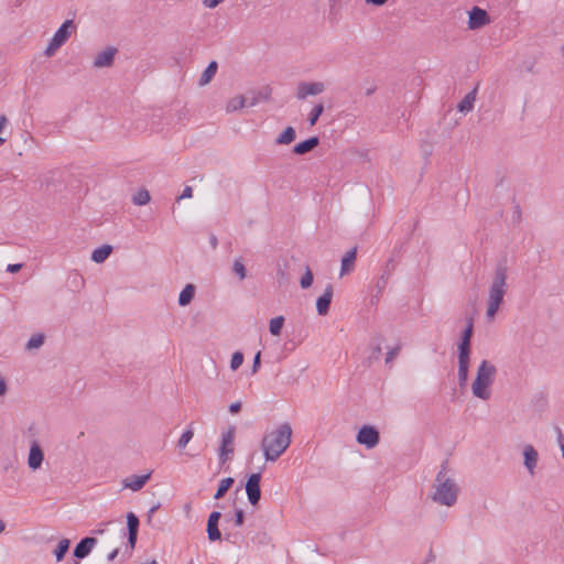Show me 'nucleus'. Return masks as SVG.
Wrapping results in <instances>:
<instances>
[{
    "label": "nucleus",
    "mask_w": 564,
    "mask_h": 564,
    "mask_svg": "<svg viewBox=\"0 0 564 564\" xmlns=\"http://www.w3.org/2000/svg\"><path fill=\"white\" fill-rule=\"evenodd\" d=\"M325 84L322 82H300L296 86V98L304 100L308 96H316L324 93Z\"/></svg>",
    "instance_id": "423d86ee"
},
{
    "label": "nucleus",
    "mask_w": 564,
    "mask_h": 564,
    "mask_svg": "<svg viewBox=\"0 0 564 564\" xmlns=\"http://www.w3.org/2000/svg\"><path fill=\"white\" fill-rule=\"evenodd\" d=\"M225 0H203L202 1V4L204 6V8L206 9H215L216 7H218L220 3H223Z\"/></svg>",
    "instance_id": "79ce46f5"
},
{
    "label": "nucleus",
    "mask_w": 564,
    "mask_h": 564,
    "mask_svg": "<svg viewBox=\"0 0 564 564\" xmlns=\"http://www.w3.org/2000/svg\"><path fill=\"white\" fill-rule=\"evenodd\" d=\"M272 88L270 86H264L257 91H250L246 96H249L248 106L253 107L260 101H268L271 97Z\"/></svg>",
    "instance_id": "6ab92c4d"
},
{
    "label": "nucleus",
    "mask_w": 564,
    "mask_h": 564,
    "mask_svg": "<svg viewBox=\"0 0 564 564\" xmlns=\"http://www.w3.org/2000/svg\"><path fill=\"white\" fill-rule=\"evenodd\" d=\"M69 544H70V542L68 539H62L58 542L56 549L54 550V555H55L57 562H61L64 558L65 554L67 553V551L69 549Z\"/></svg>",
    "instance_id": "c756f323"
},
{
    "label": "nucleus",
    "mask_w": 564,
    "mask_h": 564,
    "mask_svg": "<svg viewBox=\"0 0 564 564\" xmlns=\"http://www.w3.org/2000/svg\"><path fill=\"white\" fill-rule=\"evenodd\" d=\"M296 132L293 127H288L275 140L276 144H290L295 140Z\"/></svg>",
    "instance_id": "c85d7f7f"
},
{
    "label": "nucleus",
    "mask_w": 564,
    "mask_h": 564,
    "mask_svg": "<svg viewBox=\"0 0 564 564\" xmlns=\"http://www.w3.org/2000/svg\"><path fill=\"white\" fill-rule=\"evenodd\" d=\"M368 4L383 6L388 0H365Z\"/></svg>",
    "instance_id": "603ef678"
},
{
    "label": "nucleus",
    "mask_w": 564,
    "mask_h": 564,
    "mask_svg": "<svg viewBox=\"0 0 564 564\" xmlns=\"http://www.w3.org/2000/svg\"><path fill=\"white\" fill-rule=\"evenodd\" d=\"M97 544V539L87 536L80 540V542L74 549V556L78 560L85 558Z\"/></svg>",
    "instance_id": "dca6fc26"
},
{
    "label": "nucleus",
    "mask_w": 564,
    "mask_h": 564,
    "mask_svg": "<svg viewBox=\"0 0 564 564\" xmlns=\"http://www.w3.org/2000/svg\"><path fill=\"white\" fill-rule=\"evenodd\" d=\"M43 343H44V336L42 334H37V335L32 336L28 340L26 348L28 349L39 348L43 345Z\"/></svg>",
    "instance_id": "e433bc0d"
},
{
    "label": "nucleus",
    "mask_w": 564,
    "mask_h": 564,
    "mask_svg": "<svg viewBox=\"0 0 564 564\" xmlns=\"http://www.w3.org/2000/svg\"><path fill=\"white\" fill-rule=\"evenodd\" d=\"M491 22L489 14L486 10L479 8V7H473L471 10L468 12V29L469 30H478L486 25H488Z\"/></svg>",
    "instance_id": "0eeeda50"
},
{
    "label": "nucleus",
    "mask_w": 564,
    "mask_h": 564,
    "mask_svg": "<svg viewBox=\"0 0 564 564\" xmlns=\"http://www.w3.org/2000/svg\"><path fill=\"white\" fill-rule=\"evenodd\" d=\"M324 111V105L323 104H317L316 106H314V108L312 109V111L310 112V116H308V122L311 126H314L319 116L323 113Z\"/></svg>",
    "instance_id": "f704fd0d"
},
{
    "label": "nucleus",
    "mask_w": 564,
    "mask_h": 564,
    "mask_svg": "<svg viewBox=\"0 0 564 564\" xmlns=\"http://www.w3.org/2000/svg\"><path fill=\"white\" fill-rule=\"evenodd\" d=\"M74 564H79V562H78V561H75V562H74Z\"/></svg>",
    "instance_id": "0e129e2a"
},
{
    "label": "nucleus",
    "mask_w": 564,
    "mask_h": 564,
    "mask_svg": "<svg viewBox=\"0 0 564 564\" xmlns=\"http://www.w3.org/2000/svg\"><path fill=\"white\" fill-rule=\"evenodd\" d=\"M243 362V354L241 351H236L231 356L230 368L231 370H237Z\"/></svg>",
    "instance_id": "4c0bfd02"
},
{
    "label": "nucleus",
    "mask_w": 564,
    "mask_h": 564,
    "mask_svg": "<svg viewBox=\"0 0 564 564\" xmlns=\"http://www.w3.org/2000/svg\"><path fill=\"white\" fill-rule=\"evenodd\" d=\"M73 29H75L74 21L66 20L54 33L53 39L63 45L69 39Z\"/></svg>",
    "instance_id": "412c9836"
},
{
    "label": "nucleus",
    "mask_w": 564,
    "mask_h": 564,
    "mask_svg": "<svg viewBox=\"0 0 564 564\" xmlns=\"http://www.w3.org/2000/svg\"><path fill=\"white\" fill-rule=\"evenodd\" d=\"M474 330V321L471 317L467 319L466 327L462 335V340L458 345V354L459 355H469L470 356V339Z\"/></svg>",
    "instance_id": "f8f14e48"
},
{
    "label": "nucleus",
    "mask_w": 564,
    "mask_h": 564,
    "mask_svg": "<svg viewBox=\"0 0 564 564\" xmlns=\"http://www.w3.org/2000/svg\"><path fill=\"white\" fill-rule=\"evenodd\" d=\"M108 523H109V522L100 524V525H99V528H98V529H96V530L94 531V533H96V534H102V533L106 531L105 527H106Z\"/></svg>",
    "instance_id": "4d7b16f0"
},
{
    "label": "nucleus",
    "mask_w": 564,
    "mask_h": 564,
    "mask_svg": "<svg viewBox=\"0 0 564 564\" xmlns=\"http://www.w3.org/2000/svg\"><path fill=\"white\" fill-rule=\"evenodd\" d=\"M356 441L360 445H365L367 448H373L379 444L380 435L375 426L364 425L358 431Z\"/></svg>",
    "instance_id": "39448f33"
},
{
    "label": "nucleus",
    "mask_w": 564,
    "mask_h": 564,
    "mask_svg": "<svg viewBox=\"0 0 564 564\" xmlns=\"http://www.w3.org/2000/svg\"><path fill=\"white\" fill-rule=\"evenodd\" d=\"M284 324V317L283 316H276L272 318L269 323V330L273 336H279L281 334V329Z\"/></svg>",
    "instance_id": "72a5a7b5"
},
{
    "label": "nucleus",
    "mask_w": 564,
    "mask_h": 564,
    "mask_svg": "<svg viewBox=\"0 0 564 564\" xmlns=\"http://www.w3.org/2000/svg\"><path fill=\"white\" fill-rule=\"evenodd\" d=\"M8 391L6 379L0 375V398L3 397Z\"/></svg>",
    "instance_id": "49530a36"
},
{
    "label": "nucleus",
    "mask_w": 564,
    "mask_h": 564,
    "mask_svg": "<svg viewBox=\"0 0 564 564\" xmlns=\"http://www.w3.org/2000/svg\"><path fill=\"white\" fill-rule=\"evenodd\" d=\"M232 271L238 275L240 280H245L247 276V270L241 261V259H236L232 264Z\"/></svg>",
    "instance_id": "c9c22d12"
},
{
    "label": "nucleus",
    "mask_w": 564,
    "mask_h": 564,
    "mask_svg": "<svg viewBox=\"0 0 564 564\" xmlns=\"http://www.w3.org/2000/svg\"><path fill=\"white\" fill-rule=\"evenodd\" d=\"M159 507H160V506H159V505H156V506H153V507L149 510V512H148L149 518H150V517H151V516H152V514H153V513L159 509Z\"/></svg>",
    "instance_id": "13d9d810"
},
{
    "label": "nucleus",
    "mask_w": 564,
    "mask_h": 564,
    "mask_svg": "<svg viewBox=\"0 0 564 564\" xmlns=\"http://www.w3.org/2000/svg\"><path fill=\"white\" fill-rule=\"evenodd\" d=\"M260 364H261V352L258 351L253 358V362H252V373H256L259 368H260Z\"/></svg>",
    "instance_id": "c03bdc74"
},
{
    "label": "nucleus",
    "mask_w": 564,
    "mask_h": 564,
    "mask_svg": "<svg viewBox=\"0 0 564 564\" xmlns=\"http://www.w3.org/2000/svg\"><path fill=\"white\" fill-rule=\"evenodd\" d=\"M523 458L524 466L531 476L534 475V469L536 468L539 454L536 449L532 445H527L523 448Z\"/></svg>",
    "instance_id": "f3484780"
},
{
    "label": "nucleus",
    "mask_w": 564,
    "mask_h": 564,
    "mask_svg": "<svg viewBox=\"0 0 564 564\" xmlns=\"http://www.w3.org/2000/svg\"><path fill=\"white\" fill-rule=\"evenodd\" d=\"M192 196H193L192 187L191 186H185V188L183 189V193L178 197V199L191 198Z\"/></svg>",
    "instance_id": "de8ad7c7"
},
{
    "label": "nucleus",
    "mask_w": 564,
    "mask_h": 564,
    "mask_svg": "<svg viewBox=\"0 0 564 564\" xmlns=\"http://www.w3.org/2000/svg\"><path fill=\"white\" fill-rule=\"evenodd\" d=\"M516 214L518 215V218H520V209H519V207H517Z\"/></svg>",
    "instance_id": "680f3d73"
},
{
    "label": "nucleus",
    "mask_w": 564,
    "mask_h": 564,
    "mask_svg": "<svg viewBox=\"0 0 564 564\" xmlns=\"http://www.w3.org/2000/svg\"><path fill=\"white\" fill-rule=\"evenodd\" d=\"M260 480L261 474L254 473L248 477L245 485L248 500L252 506L258 505L261 498Z\"/></svg>",
    "instance_id": "6e6552de"
},
{
    "label": "nucleus",
    "mask_w": 564,
    "mask_h": 564,
    "mask_svg": "<svg viewBox=\"0 0 564 564\" xmlns=\"http://www.w3.org/2000/svg\"><path fill=\"white\" fill-rule=\"evenodd\" d=\"M435 491L432 499L446 507H452L457 501L458 487L455 480L446 476V462L443 463L441 470L435 478Z\"/></svg>",
    "instance_id": "f03ea898"
},
{
    "label": "nucleus",
    "mask_w": 564,
    "mask_h": 564,
    "mask_svg": "<svg viewBox=\"0 0 564 564\" xmlns=\"http://www.w3.org/2000/svg\"><path fill=\"white\" fill-rule=\"evenodd\" d=\"M312 283H313V273L310 270V268L307 267L305 273L303 274V276L301 279L300 284H301L302 289H307L312 285Z\"/></svg>",
    "instance_id": "58836bf2"
},
{
    "label": "nucleus",
    "mask_w": 564,
    "mask_h": 564,
    "mask_svg": "<svg viewBox=\"0 0 564 564\" xmlns=\"http://www.w3.org/2000/svg\"><path fill=\"white\" fill-rule=\"evenodd\" d=\"M292 427L289 423L279 425L275 430L265 433L261 441V448L267 462H275L290 446Z\"/></svg>",
    "instance_id": "f257e3e1"
},
{
    "label": "nucleus",
    "mask_w": 564,
    "mask_h": 564,
    "mask_svg": "<svg viewBox=\"0 0 564 564\" xmlns=\"http://www.w3.org/2000/svg\"><path fill=\"white\" fill-rule=\"evenodd\" d=\"M44 460V453L36 441H33L30 446L28 456V465L32 470H36L42 466Z\"/></svg>",
    "instance_id": "9b49d317"
},
{
    "label": "nucleus",
    "mask_w": 564,
    "mask_h": 564,
    "mask_svg": "<svg viewBox=\"0 0 564 564\" xmlns=\"http://www.w3.org/2000/svg\"><path fill=\"white\" fill-rule=\"evenodd\" d=\"M117 48L113 46H109L106 50L99 52L94 59V66L97 68L109 67L112 65L115 55L117 54Z\"/></svg>",
    "instance_id": "ddd939ff"
},
{
    "label": "nucleus",
    "mask_w": 564,
    "mask_h": 564,
    "mask_svg": "<svg viewBox=\"0 0 564 564\" xmlns=\"http://www.w3.org/2000/svg\"><path fill=\"white\" fill-rule=\"evenodd\" d=\"M111 251V246L104 245L93 251L91 260L95 261L96 263H101L110 256Z\"/></svg>",
    "instance_id": "a878e982"
},
{
    "label": "nucleus",
    "mask_w": 564,
    "mask_h": 564,
    "mask_svg": "<svg viewBox=\"0 0 564 564\" xmlns=\"http://www.w3.org/2000/svg\"><path fill=\"white\" fill-rule=\"evenodd\" d=\"M357 256V248H352L351 250L347 251L345 256L341 259V267H340V275H345L349 273L355 264Z\"/></svg>",
    "instance_id": "5701e85b"
},
{
    "label": "nucleus",
    "mask_w": 564,
    "mask_h": 564,
    "mask_svg": "<svg viewBox=\"0 0 564 564\" xmlns=\"http://www.w3.org/2000/svg\"><path fill=\"white\" fill-rule=\"evenodd\" d=\"M195 295V286L193 284H187L180 293L178 304L181 306L188 305Z\"/></svg>",
    "instance_id": "bb28decb"
},
{
    "label": "nucleus",
    "mask_w": 564,
    "mask_h": 564,
    "mask_svg": "<svg viewBox=\"0 0 564 564\" xmlns=\"http://www.w3.org/2000/svg\"><path fill=\"white\" fill-rule=\"evenodd\" d=\"M194 436V430H193V423L188 425V427L183 432L181 437L177 441V447L183 449L186 447V445L189 443V441Z\"/></svg>",
    "instance_id": "473e14b6"
},
{
    "label": "nucleus",
    "mask_w": 564,
    "mask_h": 564,
    "mask_svg": "<svg viewBox=\"0 0 564 564\" xmlns=\"http://www.w3.org/2000/svg\"><path fill=\"white\" fill-rule=\"evenodd\" d=\"M507 267L499 264L496 268L495 275L489 289L488 306H487V318L492 319L499 310L500 304L503 301L507 288Z\"/></svg>",
    "instance_id": "7ed1b4c3"
},
{
    "label": "nucleus",
    "mask_w": 564,
    "mask_h": 564,
    "mask_svg": "<svg viewBox=\"0 0 564 564\" xmlns=\"http://www.w3.org/2000/svg\"><path fill=\"white\" fill-rule=\"evenodd\" d=\"M6 529V524L4 522L0 519V534L4 531Z\"/></svg>",
    "instance_id": "bf43d9fd"
},
{
    "label": "nucleus",
    "mask_w": 564,
    "mask_h": 564,
    "mask_svg": "<svg viewBox=\"0 0 564 564\" xmlns=\"http://www.w3.org/2000/svg\"><path fill=\"white\" fill-rule=\"evenodd\" d=\"M234 481L235 480L231 477L224 478L220 481L218 489H217L216 494L214 495V498L215 499L223 498L226 495V492L229 490V488L232 486Z\"/></svg>",
    "instance_id": "7c9ffc66"
},
{
    "label": "nucleus",
    "mask_w": 564,
    "mask_h": 564,
    "mask_svg": "<svg viewBox=\"0 0 564 564\" xmlns=\"http://www.w3.org/2000/svg\"><path fill=\"white\" fill-rule=\"evenodd\" d=\"M556 434H557V443L560 445L562 456L564 458V435L562 433V430L560 427H556Z\"/></svg>",
    "instance_id": "a18cd8bd"
},
{
    "label": "nucleus",
    "mask_w": 564,
    "mask_h": 564,
    "mask_svg": "<svg viewBox=\"0 0 564 564\" xmlns=\"http://www.w3.org/2000/svg\"><path fill=\"white\" fill-rule=\"evenodd\" d=\"M128 542L133 549L138 539L139 519L133 512L127 514Z\"/></svg>",
    "instance_id": "a211bd4d"
},
{
    "label": "nucleus",
    "mask_w": 564,
    "mask_h": 564,
    "mask_svg": "<svg viewBox=\"0 0 564 564\" xmlns=\"http://www.w3.org/2000/svg\"><path fill=\"white\" fill-rule=\"evenodd\" d=\"M333 299V285L327 284L323 295L316 300V310L318 315L325 316L329 311V305Z\"/></svg>",
    "instance_id": "4468645a"
},
{
    "label": "nucleus",
    "mask_w": 564,
    "mask_h": 564,
    "mask_svg": "<svg viewBox=\"0 0 564 564\" xmlns=\"http://www.w3.org/2000/svg\"><path fill=\"white\" fill-rule=\"evenodd\" d=\"M381 354V347L380 345H376L372 347V354L370 356V358H375V359H378L379 355Z\"/></svg>",
    "instance_id": "8fccbe9b"
},
{
    "label": "nucleus",
    "mask_w": 564,
    "mask_h": 564,
    "mask_svg": "<svg viewBox=\"0 0 564 564\" xmlns=\"http://www.w3.org/2000/svg\"><path fill=\"white\" fill-rule=\"evenodd\" d=\"M8 123V119L6 116H0V133L3 131L4 127Z\"/></svg>",
    "instance_id": "5fc2aeb1"
},
{
    "label": "nucleus",
    "mask_w": 564,
    "mask_h": 564,
    "mask_svg": "<svg viewBox=\"0 0 564 564\" xmlns=\"http://www.w3.org/2000/svg\"><path fill=\"white\" fill-rule=\"evenodd\" d=\"M62 46V44L59 42H56L53 37L51 39L47 47L45 48L44 51V54L46 56H53L54 53Z\"/></svg>",
    "instance_id": "ea45409f"
},
{
    "label": "nucleus",
    "mask_w": 564,
    "mask_h": 564,
    "mask_svg": "<svg viewBox=\"0 0 564 564\" xmlns=\"http://www.w3.org/2000/svg\"><path fill=\"white\" fill-rule=\"evenodd\" d=\"M22 268V263L8 264L7 271L10 273L19 272Z\"/></svg>",
    "instance_id": "09e8293b"
},
{
    "label": "nucleus",
    "mask_w": 564,
    "mask_h": 564,
    "mask_svg": "<svg viewBox=\"0 0 564 564\" xmlns=\"http://www.w3.org/2000/svg\"><path fill=\"white\" fill-rule=\"evenodd\" d=\"M151 197L145 188L139 189L132 197V203L138 206L145 205L150 202Z\"/></svg>",
    "instance_id": "2f4dec72"
},
{
    "label": "nucleus",
    "mask_w": 564,
    "mask_h": 564,
    "mask_svg": "<svg viewBox=\"0 0 564 564\" xmlns=\"http://www.w3.org/2000/svg\"><path fill=\"white\" fill-rule=\"evenodd\" d=\"M400 349V346L390 349L386 355V364H390L399 355Z\"/></svg>",
    "instance_id": "a19ab883"
},
{
    "label": "nucleus",
    "mask_w": 564,
    "mask_h": 564,
    "mask_svg": "<svg viewBox=\"0 0 564 564\" xmlns=\"http://www.w3.org/2000/svg\"><path fill=\"white\" fill-rule=\"evenodd\" d=\"M319 143V139L317 137H311L300 143H297L294 148H293V153L297 154V155H303L310 151H312L313 149H315Z\"/></svg>",
    "instance_id": "4be33fe9"
},
{
    "label": "nucleus",
    "mask_w": 564,
    "mask_h": 564,
    "mask_svg": "<svg viewBox=\"0 0 564 564\" xmlns=\"http://www.w3.org/2000/svg\"><path fill=\"white\" fill-rule=\"evenodd\" d=\"M118 554H119V549L117 547L108 554L107 560L113 561Z\"/></svg>",
    "instance_id": "6e6d98bb"
},
{
    "label": "nucleus",
    "mask_w": 564,
    "mask_h": 564,
    "mask_svg": "<svg viewBox=\"0 0 564 564\" xmlns=\"http://www.w3.org/2000/svg\"><path fill=\"white\" fill-rule=\"evenodd\" d=\"M218 65L215 61L210 62L199 78V85H207L217 72Z\"/></svg>",
    "instance_id": "cd10ccee"
},
{
    "label": "nucleus",
    "mask_w": 564,
    "mask_h": 564,
    "mask_svg": "<svg viewBox=\"0 0 564 564\" xmlns=\"http://www.w3.org/2000/svg\"><path fill=\"white\" fill-rule=\"evenodd\" d=\"M249 96H237L227 101L226 111L234 112L248 106Z\"/></svg>",
    "instance_id": "393cba45"
},
{
    "label": "nucleus",
    "mask_w": 564,
    "mask_h": 564,
    "mask_svg": "<svg viewBox=\"0 0 564 564\" xmlns=\"http://www.w3.org/2000/svg\"><path fill=\"white\" fill-rule=\"evenodd\" d=\"M150 477L151 473L144 475H131L129 477H126L122 481L123 488L131 489L132 491H138L144 487Z\"/></svg>",
    "instance_id": "2eb2a0df"
},
{
    "label": "nucleus",
    "mask_w": 564,
    "mask_h": 564,
    "mask_svg": "<svg viewBox=\"0 0 564 564\" xmlns=\"http://www.w3.org/2000/svg\"><path fill=\"white\" fill-rule=\"evenodd\" d=\"M497 368L488 360H482L477 369L476 378L471 384L473 394L481 400L490 398V387L494 383Z\"/></svg>",
    "instance_id": "20e7f679"
},
{
    "label": "nucleus",
    "mask_w": 564,
    "mask_h": 564,
    "mask_svg": "<svg viewBox=\"0 0 564 564\" xmlns=\"http://www.w3.org/2000/svg\"><path fill=\"white\" fill-rule=\"evenodd\" d=\"M241 409V403L240 402H235V403H231L230 406H229V411L230 413H238Z\"/></svg>",
    "instance_id": "3c124183"
},
{
    "label": "nucleus",
    "mask_w": 564,
    "mask_h": 564,
    "mask_svg": "<svg viewBox=\"0 0 564 564\" xmlns=\"http://www.w3.org/2000/svg\"><path fill=\"white\" fill-rule=\"evenodd\" d=\"M235 432V427L231 426L221 435V445L218 454L221 464H225L234 453Z\"/></svg>",
    "instance_id": "1a4fd4ad"
},
{
    "label": "nucleus",
    "mask_w": 564,
    "mask_h": 564,
    "mask_svg": "<svg viewBox=\"0 0 564 564\" xmlns=\"http://www.w3.org/2000/svg\"><path fill=\"white\" fill-rule=\"evenodd\" d=\"M4 139L0 137V145H2L4 143Z\"/></svg>",
    "instance_id": "e2e57ef3"
},
{
    "label": "nucleus",
    "mask_w": 564,
    "mask_h": 564,
    "mask_svg": "<svg viewBox=\"0 0 564 564\" xmlns=\"http://www.w3.org/2000/svg\"><path fill=\"white\" fill-rule=\"evenodd\" d=\"M477 88H474L469 91L457 105V109L460 112L467 113L474 109V104L476 101Z\"/></svg>",
    "instance_id": "b1692460"
},
{
    "label": "nucleus",
    "mask_w": 564,
    "mask_h": 564,
    "mask_svg": "<svg viewBox=\"0 0 564 564\" xmlns=\"http://www.w3.org/2000/svg\"><path fill=\"white\" fill-rule=\"evenodd\" d=\"M221 518V513L219 511H213L207 520V536L210 542L219 541L221 539V533L218 529V522Z\"/></svg>",
    "instance_id": "9d476101"
},
{
    "label": "nucleus",
    "mask_w": 564,
    "mask_h": 564,
    "mask_svg": "<svg viewBox=\"0 0 564 564\" xmlns=\"http://www.w3.org/2000/svg\"><path fill=\"white\" fill-rule=\"evenodd\" d=\"M209 243L212 246L213 249H216L217 246H218V240H217V237L215 235H210L209 237Z\"/></svg>",
    "instance_id": "864d4df0"
},
{
    "label": "nucleus",
    "mask_w": 564,
    "mask_h": 564,
    "mask_svg": "<svg viewBox=\"0 0 564 564\" xmlns=\"http://www.w3.org/2000/svg\"><path fill=\"white\" fill-rule=\"evenodd\" d=\"M373 91H375V88H370V89H368V90H367V95H370V94H372Z\"/></svg>",
    "instance_id": "052dcab7"
},
{
    "label": "nucleus",
    "mask_w": 564,
    "mask_h": 564,
    "mask_svg": "<svg viewBox=\"0 0 564 564\" xmlns=\"http://www.w3.org/2000/svg\"><path fill=\"white\" fill-rule=\"evenodd\" d=\"M469 361V355L458 354V382L460 387H464L468 380Z\"/></svg>",
    "instance_id": "aec40b11"
},
{
    "label": "nucleus",
    "mask_w": 564,
    "mask_h": 564,
    "mask_svg": "<svg viewBox=\"0 0 564 564\" xmlns=\"http://www.w3.org/2000/svg\"><path fill=\"white\" fill-rule=\"evenodd\" d=\"M245 512L241 509L235 511V524L241 527L243 524Z\"/></svg>",
    "instance_id": "37998d69"
}]
</instances>
